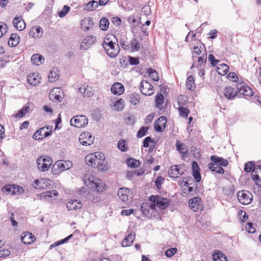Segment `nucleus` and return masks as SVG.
Masks as SVG:
<instances>
[{"label": "nucleus", "instance_id": "31", "mask_svg": "<svg viewBox=\"0 0 261 261\" xmlns=\"http://www.w3.org/2000/svg\"><path fill=\"white\" fill-rule=\"evenodd\" d=\"M97 158V156H96V152H95L87 155L85 156V161L89 166H93L95 165V160H96Z\"/></svg>", "mask_w": 261, "mask_h": 261}, {"label": "nucleus", "instance_id": "41", "mask_svg": "<svg viewBox=\"0 0 261 261\" xmlns=\"http://www.w3.org/2000/svg\"><path fill=\"white\" fill-rule=\"evenodd\" d=\"M164 100V97L161 93H158L155 96V107L157 108L161 109L162 106L163 101Z\"/></svg>", "mask_w": 261, "mask_h": 261}, {"label": "nucleus", "instance_id": "37", "mask_svg": "<svg viewBox=\"0 0 261 261\" xmlns=\"http://www.w3.org/2000/svg\"><path fill=\"white\" fill-rule=\"evenodd\" d=\"M186 87L189 90H194L195 88L194 77L190 75L188 77L186 81Z\"/></svg>", "mask_w": 261, "mask_h": 261}, {"label": "nucleus", "instance_id": "2", "mask_svg": "<svg viewBox=\"0 0 261 261\" xmlns=\"http://www.w3.org/2000/svg\"><path fill=\"white\" fill-rule=\"evenodd\" d=\"M38 169L41 171H47L52 164V159L46 156H41L37 160Z\"/></svg>", "mask_w": 261, "mask_h": 261}, {"label": "nucleus", "instance_id": "18", "mask_svg": "<svg viewBox=\"0 0 261 261\" xmlns=\"http://www.w3.org/2000/svg\"><path fill=\"white\" fill-rule=\"evenodd\" d=\"M224 94L227 99L232 100L238 95V91L231 86L227 87L224 89Z\"/></svg>", "mask_w": 261, "mask_h": 261}, {"label": "nucleus", "instance_id": "24", "mask_svg": "<svg viewBox=\"0 0 261 261\" xmlns=\"http://www.w3.org/2000/svg\"><path fill=\"white\" fill-rule=\"evenodd\" d=\"M212 257L213 261H228L226 256L219 250L213 252Z\"/></svg>", "mask_w": 261, "mask_h": 261}, {"label": "nucleus", "instance_id": "9", "mask_svg": "<svg viewBox=\"0 0 261 261\" xmlns=\"http://www.w3.org/2000/svg\"><path fill=\"white\" fill-rule=\"evenodd\" d=\"M94 137L89 132H83L79 136V141L81 144L89 146L93 143Z\"/></svg>", "mask_w": 261, "mask_h": 261}, {"label": "nucleus", "instance_id": "56", "mask_svg": "<svg viewBox=\"0 0 261 261\" xmlns=\"http://www.w3.org/2000/svg\"><path fill=\"white\" fill-rule=\"evenodd\" d=\"M177 249L176 248H172L168 249L165 252V255L168 257H172L174 254L177 252Z\"/></svg>", "mask_w": 261, "mask_h": 261}, {"label": "nucleus", "instance_id": "47", "mask_svg": "<svg viewBox=\"0 0 261 261\" xmlns=\"http://www.w3.org/2000/svg\"><path fill=\"white\" fill-rule=\"evenodd\" d=\"M221 67H218L217 71L219 74L224 75L227 74L229 71V67L225 64H222L220 65Z\"/></svg>", "mask_w": 261, "mask_h": 261}, {"label": "nucleus", "instance_id": "63", "mask_svg": "<svg viewBox=\"0 0 261 261\" xmlns=\"http://www.w3.org/2000/svg\"><path fill=\"white\" fill-rule=\"evenodd\" d=\"M164 179V178L161 176H159L157 177L155 181V184L158 189H160L161 188V185L163 183Z\"/></svg>", "mask_w": 261, "mask_h": 261}, {"label": "nucleus", "instance_id": "51", "mask_svg": "<svg viewBox=\"0 0 261 261\" xmlns=\"http://www.w3.org/2000/svg\"><path fill=\"white\" fill-rule=\"evenodd\" d=\"M149 76L154 81L159 80V76L157 72L152 68H149L148 70Z\"/></svg>", "mask_w": 261, "mask_h": 261}, {"label": "nucleus", "instance_id": "11", "mask_svg": "<svg viewBox=\"0 0 261 261\" xmlns=\"http://www.w3.org/2000/svg\"><path fill=\"white\" fill-rule=\"evenodd\" d=\"M238 93L246 96H252L253 94L252 89L245 84L239 83L238 84L237 87Z\"/></svg>", "mask_w": 261, "mask_h": 261}, {"label": "nucleus", "instance_id": "26", "mask_svg": "<svg viewBox=\"0 0 261 261\" xmlns=\"http://www.w3.org/2000/svg\"><path fill=\"white\" fill-rule=\"evenodd\" d=\"M135 238V234L134 232L128 233L122 241L121 245L123 247L130 246L132 245Z\"/></svg>", "mask_w": 261, "mask_h": 261}, {"label": "nucleus", "instance_id": "15", "mask_svg": "<svg viewBox=\"0 0 261 261\" xmlns=\"http://www.w3.org/2000/svg\"><path fill=\"white\" fill-rule=\"evenodd\" d=\"M180 166L173 165L168 170V173L169 176L171 178H177L183 174L184 172L179 168Z\"/></svg>", "mask_w": 261, "mask_h": 261}, {"label": "nucleus", "instance_id": "8", "mask_svg": "<svg viewBox=\"0 0 261 261\" xmlns=\"http://www.w3.org/2000/svg\"><path fill=\"white\" fill-rule=\"evenodd\" d=\"M96 155L97 156L95 160V165L97 168L101 171H106L108 169V163L105 160V154L100 152H96Z\"/></svg>", "mask_w": 261, "mask_h": 261}, {"label": "nucleus", "instance_id": "5", "mask_svg": "<svg viewBox=\"0 0 261 261\" xmlns=\"http://www.w3.org/2000/svg\"><path fill=\"white\" fill-rule=\"evenodd\" d=\"M72 162L69 160H61L57 161L53 165V169L54 170H57L59 172L60 171L68 170L72 167Z\"/></svg>", "mask_w": 261, "mask_h": 261}, {"label": "nucleus", "instance_id": "59", "mask_svg": "<svg viewBox=\"0 0 261 261\" xmlns=\"http://www.w3.org/2000/svg\"><path fill=\"white\" fill-rule=\"evenodd\" d=\"M127 21L129 24L134 27H137L138 25V21H137L135 17L133 16H130L128 17Z\"/></svg>", "mask_w": 261, "mask_h": 261}, {"label": "nucleus", "instance_id": "57", "mask_svg": "<svg viewBox=\"0 0 261 261\" xmlns=\"http://www.w3.org/2000/svg\"><path fill=\"white\" fill-rule=\"evenodd\" d=\"M11 254V252L8 249H0V258H6Z\"/></svg>", "mask_w": 261, "mask_h": 261}, {"label": "nucleus", "instance_id": "61", "mask_svg": "<svg viewBox=\"0 0 261 261\" xmlns=\"http://www.w3.org/2000/svg\"><path fill=\"white\" fill-rule=\"evenodd\" d=\"M128 61L132 65H137L139 64V60L137 58L129 56Z\"/></svg>", "mask_w": 261, "mask_h": 261}, {"label": "nucleus", "instance_id": "13", "mask_svg": "<svg viewBox=\"0 0 261 261\" xmlns=\"http://www.w3.org/2000/svg\"><path fill=\"white\" fill-rule=\"evenodd\" d=\"M175 146L176 149L181 154L182 159H185V158L188 156L189 149L188 146L184 143L181 142L179 140L176 141Z\"/></svg>", "mask_w": 261, "mask_h": 261}, {"label": "nucleus", "instance_id": "20", "mask_svg": "<svg viewBox=\"0 0 261 261\" xmlns=\"http://www.w3.org/2000/svg\"><path fill=\"white\" fill-rule=\"evenodd\" d=\"M82 205L81 202L77 200H70L66 204V207L69 211L80 209Z\"/></svg>", "mask_w": 261, "mask_h": 261}, {"label": "nucleus", "instance_id": "36", "mask_svg": "<svg viewBox=\"0 0 261 261\" xmlns=\"http://www.w3.org/2000/svg\"><path fill=\"white\" fill-rule=\"evenodd\" d=\"M194 53L196 54L197 55H199L202 51L204 53L205 55L206 56V50L205 48L204 45L201 43L200 42L199 45L196 46L195 45L194 46Z\"/></svg>", "mask_w": 261, "mask_h": 261}, {"label": "nucleus", "instance_id": "60", "mask_svg": "<svg viewBox=\"0 0 261 261\" xmlns=\"http://www.w3.org/2000/svg\"><path fill=\"white\" fill-rule=\"evenodd\" d=\"M153 140L150 137H146L143 142V146L147 148L149 147V143L153 142Z\"/></svg>", "mask_w": 261, "mask_h": 261}, {"label": "nucleus", "instance_id": "34", "mask_svg": "<svg viewBox=\"0 0 261 261\" xmlns=\"http://www.w3.org/2000/svg\"><path fill=\"white\" fill-rule=\"evenodd\" d=\"M93 25V22L90 18H86L82 20V28L86 31L90 30Z\"/></svg>", "mask_w": 261, "mask_h": 261}, {"label": "nucleus", "instance_id": "64", "mask_svg": "<svg viewBox=\"0 0 261 261\" xmlns=\"http://www.w3.org/2000/svg\"><path fill=\"white\" fill-rule=\"evenodd\" d=\"M228 77L229 79V80L232 81V82H236L237 81H238V77L237 76V75L234 72H230L228 75Z\"/></svg>", "mask_w": 261, "mask_h": 261}, {"label": "nucleus", "instance_id": "35", "mask_svg": "<svg viewBox=\"0 0 261 261\" xmlns=\"http://www.w3.org/2000/svg\"><path fill=\"white\" fill-rule=\"evenodd\" d=\"M43 57L40 54H34L31 57V62L33 64L37 65L41 64L42 60H44Z\"/></svg>", "mask_w": 261, "mask_h": 261}, {"label": "nucleus", "instance_id": "10", "mask_svg": "<svg viewBox=\"0 0 261 261\" xmlns=\"http://www.w3.org/2000/svg\"><path fill=\"white\" fill-rule=\"evenodd\" d=\"M141 92L145 95L150 96L154 93L153 87L147 81L143 80L140 83Z\"/></svg>", "mask_w": 261, "mask_h": 261}, {"label": "nucleus", "instance_id": "48", "mask_svg": "<svg viewBox=\"0 0 261 261\" xmlns=\"http://www.w3.org/2000/svg\"><path fill=\"white\" fill-rule=\"evenodd\" d=\"M127 164L131 168H137L140 165V162L136 159L130 158L127 160Z\"/></svg>", "mask_w": 261, "mask_h": 261}, {"label": "nucleus", "instance_id": "19", "mask_svg": "<svg viewBox=\"0 0 261 261\" xmlns=\"http://www.w3.org/2000/svg\"><path fill=\"white\" fill-rule=\"evenodd\" d=\"M43 34V31L41 27L37 26L31 29L29 35L30 37L34 38H40Z\"/></svg>", "mask_w": 261, "mask_h": 261}, {"label": "nucleus", "instance_id": "46", "mask_svg": "<svg viewBox=\"0 0 261 261\" xmlns=\"http://www.w3.org/2000/svg\"><path fill=\"white\" fill-rule=\"evenodd\" d=\"M43 195L42 196L45 198H52L54 196H57L59 195V193L56 190H50V191H47L43 194H42Z\"/></svg>", "mask_w": 261, "mask_h": 261}, {"label": "nucleus", "instance_id": "7", "mask_svg": "<svg viewBox=\"0 0 261 261\" xmlns=\"http://www.w3.org/2000/svg\"><path fill=\"white\" fill-rule=\"evenodd\" d=\"M237 197L239 202L244 205L250 204L253 198L252 195L250 192L244 190L238 192Z\"/></svg>", "mask_w": 261, "mask_h": 261}, {"label": "nucleus", "instance_id": "45", "mask_svg": "<svg viewBox=\"0 0 261 261\" xmlns=\"http://www.w3.org/2000/svg\"><path fill=\"white\" fill-rule=\"evenodd\" d=\"M117 146L118 149L122 152H126L128 149V147L126 145L125 140H120L119 141Z\"/></svg>", "mask_w": 261, "mask_h": 261}, {"label": "nucleus", "instance_id": "55", "mask_svg": "<svg viewBox=\"0 0 261 261\" xmlns=\"http://www.w3.org/2000/svg\"><path fill=\"white\" fill-rule=\"evenodd\" d=\"M254 166H255L253 162H249L245 164L244 167V171L246 172H250L251 171H252L254 168Z\"/></svg>", "mask_w": 261, "mask_h": 261}, {"label": "nucleus", "instance_id": "6", "mask_svg": "<svg viewBox=\"0 0 261 261\" xmlns=\"http://www.w3.org/2000/svg\"><path fill=\"white\" fill-rule=\"evenodd\" d=\"M88 122V118L84 115L76 116L70 120V124L76 127L81 128L85 126Z\"/></svg>", "mask_w": 261, "mask_h": 261}, {"label": "nucleus", "instance_id": "43", "mask_svg": "<svg viewBox=\"0 0 261 261\" xmlns=\"http://www.w3.org/2000/svg\"><path fill=\"white\" fill-rule=\"evenodd\" d=\"M129 101L132 104L136 105L140 101V97L139 94L134 93L130 95Z\"/></svg>", "mask_w": 261, "mask_h": 261}, {"label": "nucleus", "instance_id": "33", "mask_svg": "<svg viewBox=\"0 0 261 261\" xmlns=\"http://www.w3.org/2000/svg\"><path fill=\"white\" fill-rule=\"evenodd\" d=\"M98 6V2L93 0L85 4L84 6V9L88 11H92L96 9Z\"/></svg>", "mask_w": 261, "mask_h": 261}, {"label": "nucleus", "instance_id": "17", "mask_svg": "<svg viewBox=\"0 0 261 261\" xmlns=\"http://www.w3.org/2000/svg\"><path fill=\"white\" fill-rule=\"evenodd\" d=\"M96 41L95 37L91 35L87 36L84 40H83L80 48L86 50L88 49L91 45L93 44Z\"/></svg>", "mask_w": 261, "mask_h": 261}, {"label": "nucleus", "instance_id": "40", "mask_svg": "<svg viewBox=\"0 0 261 261\" xmlns=\"http://www.w3.org/2000/svg\"><path fill=\"white\" fill-rule=\"evenodd\" d=\"M109 25V20L107 18H102L99 22V28L103 31H106L108 29Z\"/></svg>", "mask_w": 261, "mask_h": 261}, {"label": "nucleus", "instance_id": "54", "mask_svg": "<svg viewBox=\"0 0 261 261\" xmlns=\"http://www.w3.org/2000/svg\"><path fill=\"white\" fill-rule=\"evenodd\" d=\"M148 129V127L147 126H142L141 127L137 133V137L139 138H141L145 136Z\"/></svg>", "mask_w": 261, "mask_h": 261}, {"label": "nucleus", "instance_id": "25", "mask_svg": "<svg viewBox=\"0 0 261 261\" xmlns=\"http://www.w3.org/2000/svg\"><path fill=\"white\" fill-rule=\"evenodd\" d=\"M124 88L120 83H116L111 87L112 92L115 95H121L124 92Z\"/></svg>", "mask_w": 261, "mask_h": 261}, {"label": "nucleus", "instance_id": "38", "mask_svg": "<svg viewBox=\"0 0 261 261\" xmlns=\"http://www.w3.org/2000/svg\"><path fill=\"white\" fill-rule=\"evenodd\" d=\"M130 45L132 51H137L140 49V44L136 38H133L131 40Z\"/></svg>", "mask_w": 261, "mask_h": 261}, {"label": "nucleus", "instance_id": "1", "mask_svg": "<svg viewBox=\"0 0 261 261\" xmlns=\"http://www.w3.org/2000/svg\"><path fill=\"white\" fill-rule=\"evenodd\" d=\"M116 40L113 35L108 36L104 40L102 46L107 54L111 58H115L119 53L120 48L114 40Z\"/></svg>", "mask_w": 261, "mask_h": 261}, {"label": "nucleus", "instance_id": "28", "mask_svg": "<svg viewBox=\"0 0 261 261\" xmlns=\"http://www.w3.org/2000/svg\"><path fill=\"white\" fill-rule=\"evenodd\" d=\"M208 167L210 170L217 173L222 174L224 173V170L220 166L216 164L215 162L208 163Z\"/></svg>", "mask_w": 261, "mask_h": 261}, {"label": "nucleus", "instance_id": "42", "mask_svg": "<svg viewBox=\"0 0 261 261\" xmlns=\"http://www.w3.org/2000/svg\"><path fill=\"white\" fill-rule=\"evenodd\" d=\"M30 108L28 106H23L15 115L16 118H20L24 116L27 113L29 112Z\"/></svg>", "mask_w": 261, "mask_h": 261}, {"label": "nucleus", "instance_id": "14", "mask_svg": "<svg viewBox=\"0 0 261 261\" xmlns=\"http://www.w3.org/2000/svg\"><path fill=\"white\" fill-rule=\"evenodd\" d=\"M167 123L166 117L162 116L158 118L154 123V129L157 132H162L164 130Z\"/></svg>", "mask_w": 261, "mask_h": 261}, {"label": "nucleus", "instance_id": "32", "mask_svg": "<svg viewBox=\"0 0 261 261\" xmlns=\"http://www.w3.org/2000/svg\"><path fill=\"white\" fill-rule=\"evenodd\" d=\"M19 37L16 33H13L11 35L8 41V44L11 47H14L19 42Z\"/></svg>", "mask_w": 261, "mask_h": 261}, {"label": "nucleus", "instance_id": "12", "mask_svg": "<svg viewBox=\"0 0 261 261\" xmlns=\"http://www.w3.org/2000/svg\"><path fill=\"white\" fill-rule=\"evenodd\" d=\"M190 208L194 212H197L202 208L201 199L198 197H195L189 201Z\"/></svg>", "mask_w": 261, "mask_h": 261}, {"label": "nucleus", "instance_id": "4", "mask_svg": "<svg viewBox=\"0 0 261 261\" xmlns=\"http://www.w3.org/2000/svg\"><path fill=\"white\" fill-rule=\"evenodd\" d=\"M119 199L124 203H128L132 199V194L129 189L126 188H120L117 192Z\"/></svg>", "mask_w": 261, "mask_h": 261}, {"label": "nucleus", "instance_id": "39", "mask_svg": "<svg viewBox=\"0 0 261 261\" xmlns=\"http://www.w3.org/2000/svg\"><path fill=\"white\" fill-rule=\"evenodd\" d=\"M72 236H73V235H72V234H71L68 236V237H67L66 238H64V239H62V240H61L60 241L55 242L54 243H53V244H51L50 246V247H49L50 249H53V248H54L55 247H57L58 246H59L60 245L63 244L67 242L72 237Z\"/></svg>", "mask_w": 261, "mask_h": 261}, {"label": "nucleus", "instance_id": "29", "mask_svg": "<svg viewBox=\"0 0 261 261\" xmlns=\"http://www.w3.org/2000/svg\"><path fill=\"white\" fill-rule=\"evenodd\" d=\"M40 79L38 74L33 73L28 76L27 81L29 84L32 86H36L39 83Z\"/></svg>", "mask_w": 261, "mask_h": 261}, {"label": "nucleus", "instance_id": "53", "mask_svg": "<svg viewBox=\"0 0 261 261\" xmlns=\"http://www.w3.org/2000/svg\"><path fill=\"white\" fill-rule=\"evenodd\" d=\"M48 81L50 83L55 82L59 79L58 74L54 72L50 71L48 75Z\"/></svg>", "mask_w": 261, "mask_h": 261}, {"label": "nucleus", "instance_id": "62", "mask_svg": "<svg viewBox=\"0 0 261 261\" xmlns=\"http://www.w3.org/2000/svg\"><path fill=\"white\" fill-rule=\"evenodd\" d=\"M208 60L210 61L211 64L213 66H216L219 62V61L215 59V57L212 54L208 55Z\"/></svg>", "mask_w": 261, "mask_h": 261}, {"label": "nucleus", "instance_id": "16", "mask_svg": "<svg viewBox=\"0 0 261 261\" xmlns=\"http://www.w3.org/2000/svg\"><path fill=\"white\" fill-rule=\"evenodd\" d=\"M51 131H46L45 127L40 128L33 135V138L35 140H41L45 137L50 136L51 134Z\"/></svg>", "mask_w": 261, "mask_h": 261}, {"label": "nucleus", "instance_id": "27", "mask_svg": "<svg viewBox=\"0 0 261 261\" xmlns=\"http://www.w3.org/2000/svg\"><path fill=\"white\" fill-rule=\"evenodd\" d=\"M210 159L212 161L215 162L216 164H217V165L220 166L221 167H226L228 164V161L221 157L216 155H212Z\"/></svg>", "mask_w": 261, "mask_h": 261}, {"label": "nucleus", "instance_id": "22", "mask_svg": "<svg viewBox=\"0 0 261 261\" xmlns=\"http://www.w3.org/2000/svg\"><path fill=\"white\" fill-rule=\"evenodd\" d=\"M35 236L30 232H25L21 236V241L24 244H30L35 241Z\"/></svg>", "mask_w": 261, "mask_h": 261}, {"label": "nucleus", "instance_id": "30", "mask_svg": "<svg viewBox=\"0 0 261 261\" xmlns=\"http://www.w3.org/2000/svg\"><path fill=\"white\" fill-rule=\"evenodd\" d=\"M58 92L60 93L58 88H53L49 93L50 99L54 100L61 101L62 97L60 94H57Z\"/></svg>", "mask_w": 261, "mask_h": 261}, {"label": "nucleus", "instance_id": "23", "mask_svg": "<svg viewBox=\"0 0 261 261\" xmlns=\"http://www.w3.org/2000/svg\"><path fill=\"white\" fill-rule=\"evenodd\" d=\"M14 27L19 31H22L25 28V23L20 17H16L13 20Z\"/></svg>", "mask_w": 261, "mask_h": 261}, {"label": "nucleus", "instance_id": "3", "mask_svg": "<svg viewBox=\"0 0 261 261\" xmlns=\"http://www.w3.org/2000/svg\"><path fill=\"white\" fill-rule=\"evenodd\" d=\"M150 200L154 203L156 206L160 209L165 210L169 204V200L167 198L158 195H151L149 197Z\"/></svg>", "mask_w": 261, "mask_h": 261}, {"label": "nucleus", "instance_id": "50", "mask_svg": "<svg viewBox=\"0 0 261 261\" xmlns=\"http://www.w3.org/2000/svg\"><path fill=\"white\" fill-rule=\"evenodd\" d=\"M178 111L180 116L185 118L188 117V116L190 113V110L188 108L183 107H179L178 108Z\"/></svg>", "mask_w": 261, "mask_h": 261}, {"label": "nucleus", "instance_id": "58", "mask_svg": "<svg viewBox=\"0 0 261 261\" xmlns=\"http://www.w3.org/2000/svg\"><path fill=\"white\" fill-rule=\"evenodd\" d=\"M205 56L204 55V56L198 58V63L200 67H204L206 64V56L205 57Z\"/></svg>", "mask_w": 261, "mask_h": 261}, {"label": "nucleus", "instance_id": "21", "mask_svg": "<svg viewBox=\"0 0 261 261\" xmlns=\"http://www.w3.org/2000/svg\"><path fill=\"white\" fill-rule=\"evenodd\" d=\"M2 191L6 194L14 195L19 192L18 187L15 185H6L2 188Z\"/></svg>", "mask_w": 261, "mask_h": 261}, {"label": "nucleus", "instance_id": "49", "mask_svg": "<svg viewBox=\"0 0 261 261\" xmlns=\"http://www.w3.org/2000/svg\"><path fill=\"white\" fill-rule=\"evenodd\" d=\"M251 177L257 186L261 187V178L258 174H256L254 171H252Z\"/></svg>", "mask_w": 261, "mask_h": 261}, {"label": "nucleus", "instance_id": "44", "mask_svg": "<svg viewBox=\"0 0 261 261\" xmlns=\"http://www.w3.org/2000/svg\"><path fill=\"white\" fill-rule=\"evenodd\" d=\"M115 110L117 111H121L124 107V101L122 99L120 98L119 100L116 101L113 105Z\"/></svg>", "mask_w": 261, "mask_h": 261}, {"label": "nucleus", "instance_id": "52", "mask_svg": "<svg viewBox=\"0 0 261 261\" xmlns=\"http://www.w3.org/2000/svg\"><path fill=\"white\" fill-rule=\"evenodd\" d=\"M70 7L67 5L63 7L61 11L58 12V15L60 18H63L69 12Z\"/></svg>", "mask_w": 261, "mask_h": 261}]
</instances>
